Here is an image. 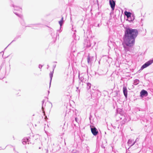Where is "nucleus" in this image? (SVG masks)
Listing matches in <instances>:
<instances>
[{"mask_svg":"<svg viewBox=\"0 0 153 153\" xmlns=\"http://www.w3.org/2000/svg\"><path fill=\"white\" fill-rule=\"evenodd\" d=\"M88 95L91 96V98H93L94 99L99 98L101 95V92L98 90L94 91V92H92L91 94L88 93Z\"/></svg>","mask_w":153,"mask_h":153,"instance_id":"nucleus-2","label":"nucleus"},{"mask_svg":"<svg viewBox=\"0 0 153 153\" xmlns=\"http://www.w3.org/2000/svg\"><path fill=\"white\" fill-rule=\"evenodd\" d=\"M123 91L124 95L126 99H127V92L128 91L126 87L124 86L123 88Z\"/></svg>","mask_w":153,"mask_h":153,"instance_id":"nucleus-14","label":"nucleus"},{"mask_svg":"<svg viewBox=\"0 0 153 153\" xmlns=\"http://www.w3.org/2000/svg\"><path fill=\"white\" fill-rule=\"evenodd\" d=\"M42 66H43V65H42L40 64H39V68L40 69H41Z\"/></svg>","mask_w":153,"mask_h":153,"instance_id":"nucleus-29","label":"nucleus"},{"mask_svg":"<svg viewBox=\"0 0 153 153\" xmlns=\"http://www.w3.org/2000/svg\"><path fill=\"white\" fill-rule=\"evenodd\" d=\"M114 93H115V94H114V97L118 96V93H119V91H114Z\"/></svg>","mask_w":153,"mask_h":153,"instance_id":"nucleus-24","label":"nucleus"},{"mask_svg":"<svg viewBox=\"0 0 153 153\" xmlns=\"http://www.w3.org/2000/svg\"><path fill=\"white\" fill-rule=\"evenodd\" d=\"M72 153H76L72 152Z\"/></svg>","mask_w":153,"mask_h":153,"instance_id":"nucleus-51","label":"nucleus"},{"mask_svg":"<svg viewBox=\"0 0 153 153\" xmlns=\"http://www.w3.org/2000/svg\"><path fill=\"white\" fill-rule=\"evenodd\" d=\"M94 59L93 56H91L88 55L87 57V60L88 64L91 65Z\"/></svg>","mask_w":153,"mask_h":153,"instance_id":"nucleus-12","label":"nucleus"},{"mask_svg":"<svg viewBox=\"0 0 153 153\" xmlns=\"http://www.w3.org/2000/svg\"><path fill=\"white\" fill-rule=\"evenodd\" d=\"M91 132L93 134L94 136H96L98 133V131L96 128L94 126H90Z\"/></svg>","mask_w":153,"mask_h":153,"instance_id":"nucleus-6","label":"nucleus"},{"mask_svg":"<svg viewBox=\"0 0 153 153\" xmlns=\"http://www.w3.org/2000/svg\"><path fill=\"white\" fill-rule=\"evenodd\" d=\"M124 13L125 15L127 16L128 19H129L131 17V13L129 12H127L125 11L124 12Z\"/></svg>","mask_w":153,"mask_h":153,"instance_id":"nucleus-17","label":"nucleus"},{"mask_svg":"<svg viewBox=\"0 0 153 153\" xmlns=\"http://www.w3.org/2000/svg\"><path fill=\"white\" fill-rule=\"evenodd\" d=\"M134 19V15H132V16H131V18H130L129 19H128V21L130 22H132L133 21Z\"/></svg>","mask_w":153,"mask_h":153,"instance_id":"nucleus-22","label":"nucleus"},{"mask_svg":"<svg viewBox=\"0 0 153 153\" xmlns=\"http://www.w3.org/2000/svg\"><path fill=\"white\" fill-rule=\"evenodd\" d=\"M48 149H47V151H46V153H48Z\"/></svg>","mask_w":153,"mask_h":153,"instance_id":"nucleus-41","label":"nucleus"},{"mask_svg":"<svg viewBox=\"0 0 153 153\" xmlns=\"http://www.w3.org/2000/svg\"><path fill=\"white\" fill-rule=\"evenodd\" d=\"M44 102H45V100H43L42 101V111H44V108H43V105L44 103Z\"/></svg>","mask_w":153,"mask_h":153,"instance_id":"nucleus-25","label":"nucleus"},{"mask_svg":"<svg viewBox=\"0 0 153 153\" xmlns=\"http://www.w3.org/2000/svg\"><path fill=\"white\" fill-rule=\"evenodd\" d=\"M96 43L95 42H94L93 44H91L90 40H85L84 41V45L85 47L89 48L91 46L93 47L95 45Z\"/></svg>","mask_w":153,"mask_h":153,"instance_id":"nucleus-3","label":"nucleus"},{"mask_svg":"<svg viewBox=\"0 0 153 153\" xmlns=\"http://www.w3.org/2000/svg\"><path fill=\"white\" fill-rule=\"evenodd\" d=\"M92 117V116L90 115L89 117V120H91V118Z\"/></svg>","mask_w":153,"mask_h":153,"instance_id":"nucleus-35","label":"nucleus"},{"mask_svg":"<svg viewBox=\"0 0 153 153\" xmlns=\"http://www.w3.org/2000/svg\"><path fill=\"white\" fill-rule=\"evenodd\" d=\"M2 52L4 53V51H1V52L0 53H2Z\"/></svg>","mask_w":153,"mask_h":153,"instance_id":"nucleus-44","label":"nucleus"},{"mask_svg":"<svg viewBox=\"0 0 153 153\" xmlns=\"http://www.w3.org/2000/svg\"><path fill=\"white\" fill-rule=\"evenodd\" d=\"M75 43V41L73 40L71 43L70 46V52H74L76 50V48Z\"/></svg>","mask_w":153,"mask_h":153,"instance_id":"nucleus-4","label":"nucleus"},{"mask_svg":"<svg viewBox=\"0 0 153 153\" xmlns=\"http://www.w3.org/2000/svg\"><path fill=\"white\" fill-rule=\"evenodd\" d=\"M97 24L96 23H95L94 24V25L95 27H97Z\"/></svg>","mask_w":153,"mask_h":153,"instance_id":"nucleus-34","label":"nucleus"},{"mask_svg":"<svg viewBox=\"0 0 153 153\" xmlns=\"http://www.w3.org/2000/svg\"><path fill=\"white\" fill-rule=\"evenodd\" d=\"M47 68L48 69V68H49V65H47Z\"/></svg>","mask_w":153,"mask_h":153,"instance_id":"nucleus-38","label":"nucleus"},{"mask_svg":"<svg viewBox=\"0 0 153 153\" xmlns=\"http://www.w3.org/2000/svg\"><path fill=\"white\" fill-rule=\"evenodd\" d=\"M47 116H45V120H46V119H47Z\"/></svg>","mask_w":153,"mask_h":153,"instance_id":"nucleus-39","label":"nucleus"},{"mask_svg":"<svg viewBox=\"0 0 153 153\" xmlns=\"http://www.w3.org/2000/svg\"><path fill=\"white\" fill-rule=\"evenodd\" d=\"M21 37V35H17L16 36L14 39L12 41V42L10 43H11L13 42L16 41V40L18 38Z\"/></svg>","mask_w":153,"mask_h":153,"instance_id":"nucleus-20","label":"nucleus"},{"mask_svg":"<svg viewBox=\"0 0 153 153\" xmlns=\"http://www.w3.org/2000/svg\"><path fill=\"white\" fill-rule=\"evenodd\" d=\"M137 139H137H137H136V141H135V142H136V141L137 140Z\"/></svg>","mask_w":153,"mask_h":153,"instance_id":"nucleus-47","label":"nucleus"},{"mask_svg":"<svg viewBox=\"0 0 153 153\" xmlns=\"http://www.w3.org/2000/svg\"><path fill=\"white\" fill-rule=\"evenodd\" d=\"M14 13H15L16 15L18 16L21 19V20H20V23L21 25L24 26H25V24L23 19V16L21 15H19V14L15 12H14Z\"/></svg>","mask_w":153,"mask_h":153,"instance_id":"nucleus-8","label":"nucleus"},{"mask_svg":"<svg viewBox=\"0 0 153 153\" xmlns=\"http://www.w3.org/2000/svg\"><path fill=\"white\" fill-rule=\"evenodd\" d=\"M79 79L80 80H81V81L82 82V83H83V82L82 81V79L81 77L80 78H79ZM82 85H83V84L82 83Z\"/></svg>","mask_w":153,"mask_h":153,"instance_id":"nucleus-31","label":"nucleus"},{"mask_svg":"<svg viewBox=\"0 0 153 153\" xmlns=\"http://www.w3.org/2000/svg\"><path fill=\"white\" fill-rule=\"evenodd\" d=\"M133 142V140L131 139H129L128 142H127V144L129 146H130V147H131L135 143V141H134V142Z\"/></svg>","mask_w":153,"mask_h":153,"instance_id":"nucleus-15","label":"nucleus"},{"mask_svg":"<svg viewBox=\"0 0 153 153\" xmlns=\"http://www.w3.org/2000/svg\"><path fill=\"white\" fill-rule=\"evenodd\" d=\"M74 0H68L69 3L70 4H72V3L74 2Z\"/></svg>","mask_w":153,"mask_h":153,"instance_id":"nucleus-26","label":"nucleus"},{"mask_svg":"<svg viewBox=\"0 0 153 153\" xmlns=\"http://www.w3.org/2000/svg\"><path fill=\"white\" fill-rule=\"evenodd\" d=\"M64 22L63 17L62 16L61 18V20L59 21V24L60 25V28H61L62 26L63 25Z\"/></svg>","mask_w":153,"mask_h":153,"instance_id":"nucleus-18","label":"nucleus"},{"mask_svg":"<svg viewBox=\"0 0 153 153\" xmlns=\"http://www.w3.org/2000/svg\"><path fill=\"white\" fill-rule=\"evenodd\" d=\"M29 25V26H27V27H32V26H31V25ZM26 27H27V26H26Z\"/></svg>","mask_w":153,"mask_h":153,"instance_id":"nucleus-37","label":"nucleus"},{"mask_svg":"<svg viewBox=\"0 0 153 153\" xmlns=\"http://www.w3.org/2000/svg\"><path fill=\"white\" fill-rule=\"evenodd\" d=\"M10 6H11L13 7H14V11H13V12H16L15 11V10H18V11H21L22 9L21 8H20L19 7L15 6L13 4H12L11 5H10Z\"/></svg>","mask_w":153,"mask_h":153,"instance_id":"nucleus-16","label":"nucleus"},{"mask_svg":"<svg viewBox=\"0 0 153 153\" xmlns=\"http://www.w3.org/2000/svg\"><path fill=\"white\" fill-rule=\"evenodd\" d=\"M33 25L34 26H33V28L35 29H37V28H36V27H40L41 26V25L40 24H38Z\"/></svg>","mask_w":153,"mask_h":153,"instance_id":"nucleus-19","label":"nucleus"},{"mask_svg":"<svg viewBox=\"0 0 153 153\" xmlns=\"http://www.w3.org/2000/svg\"><path fill=\"white\" fill-rule=\"evenodd\" d=\"M109 3L112 10H114L116 5V1L114 0H109Z\"/></svg>","mask_w":153,"mask_h":153,"instance_id":"nucleus-9","label":"nucleus"},{"mask_svg":"<svg viewBox=\"0 0 153 153\" xmlns=\"http://www.w3.org/2000/svg\"><path fill=\"white\" fill-rule=\"evenodd\" d=\"M48 94H49V93H50V91H48Z\"/></svg>","mask_w":153,"mask_h":153,"instance_id":"nucleus-46","label":"nucleus"},{"mask_svg":"<svg viewBox=\"0 0 153 153\" xmlns=\"http://www.w3.org/2000/svg\"><path fill=\"white\" fill-rule=\"evenodd\" d=\"M15 153H19V152H16Z\"/></svg>","mask_w":153,"mask_h":153,"instance_id":"nucleus-45","label":"nucleus"},{"mask_svg":"<svg viewBox=\"0 0 153 153\" xmlns=\"http://www.w3.org/2000/svg\"><path fill=\"white\" fill-rule=\"evenodd\" d=\"M56 66V65H53V70L50 73V74H49L50 77V78L49 88H50V87L51 83V80L52 79V77H53L54 70V69L55 68Z\"/></svg>","mask_w":153,"mask_h":153,"instance_id":"nucleus-13","label":"nucleus"},{"mask_svg":"<svg viewBox=\"0 0 153 153\" xmlns=\"http://www.w3.org/2000/svg\"><path fill=\"white\" fill-rule=\"evenodd\" d=\"M91 84L90 83H88L87 84V89H89L91 87Z\"/></svg>","mask_w":153,"mask_h":153,"instance_id":"nucleus-23","label":"nucleus"},{"mask_svg":"<svg viewBox=\"0 0 153 153\" xmlns=\"http://www.w3.org/2000/svg\"><path fill=\"white\" fill-rule=\"evenodd\" d=\"M31 139V138L30 137H25L22 140V144L25 145L27 143H28V144L30 143H31V142H30Z\"/></svg>","mask_w":153,"mask_h":153,"instance_id":"nucleus-7","label":"nucleus"},{"mask_svg":"<svg viewBox=\"0 0 153 153\" xmlns=\"http://www.w3.org/2000/svg\"><path fill=\"white\" fill-rule=\"evenodd\" d=\"M97 74H98V73H96V72H95V75H96Z\"/></svg>","mask_w":153,"mask_h":153,"instance_id":"nucleus-42","label":"nucleus"},{"mask_svg":"<svg viewBox=\"0 0 153 153\" xmlns=\"http://www.w3.org/2000/svg\"><path fill=\"white\" fill-rule=\"evenodd\" d=\"M11 43H10L5 49H4V51L6 49V48L8 47V46L9 45H10Z\"/></svg>","mask_w":153,"mask_h":153,"instance_id":"nucleus-36","label":"nucleus"},{"mask_svg":"<svg viewBox=\"0 0 153 153\" xmlns=\"http://www.w3.org/2000/svg\"><path fill=\"white\" fill-rule=\"evenodd\" d=\"M81 82H79V84H81Z\"/></svg>","mask_w":153,"mask_h":153,"instance_id":"nucleus-50","label":"nucleus"},{"mask_svg":"<svg viewBox=\"0 0 153 153\" xmlns=\"http://www.w3.org/2000/svg\"><path fill=\"white\" fill-rule=\"evenodd\" d=\"M75 121L77 122V123H78V122H79V120L77 118V117H75Z\"/></svg>","mask_w":153,"mask_h":153,"instance_id":"nucleus-27","label":"nucleus"},{"mask_svg":"<svg viewBox=\"0 0 153 153\" xmlns=\"http://www.w3.org/2000/svg\"><path fill=\"white\" fill-rule=\"evenodd\" d=\"M4 63H2V64H1V66H0V70L2 68V67L3 66V65H4Z\"/></svg>","mask_w":153,"mask_h":153,"instance_id":"nucleus-28","label":"nucleus"},{"mask_svg":"<svg viewBox=\"0 0 153 153\" xmlns=\"http://www.w3.org/2000/svg\"><path fill=\"white\" fill-rule=\"evenodd\" d=\"M101 25V24H100V23L97 24V27H99Z\"/></svg>","mask_w":153,"mask_h":153,"instance_id":"nucleus-32","label":"nucleus"},{"mask_svg":"<svg viewBox=\"0 0 153 153\" xmlns=\"http://www.w3.org/2000/svg\"><path fill=\"white\" fill-rule=\"evenodd\" d=\"M139 81L138 79H136L134 81V84L135 85H137L139 83Z\"/></svg>","mask_w":153,"mask_h":153,"instance_id":"nucleus-21","label":"nucleus"},{"mask_svg":"<svg viewBox=\"0 0 153 153\" xmlns=\"http://www.w3.org/2000/svg\"><path fill=\"white\" fill-rule=\"evenodd\" d=\"M138 34V32L137 29L130 27L126 28L125 29L123 37V44L126 52H132V47L134 45L135 39Z\"/></svg>","mask_w":153,"mask_h":153,"instance_id":"nucleus-1","label":"nucleus"},{"mask_svg":"<svg viewBox=\"0 0 153 153\" xmlns=\"http://www.w3.org/2000/svg\"><path fill=\"white\" fill-rule=\"evenodd\" d=\"M75 35V33H74L73 36L74 37V36Z\"/></svg>","mask_w":153,"mask_h":153,"instance_id":"nucleus-43","label":"nucleus"},{"mask_svg":"<svg viewBox=\"0 0 153 153\" xmlns=\"http://www.w3.org/2000/svg\"><path fill=\"white\" fill-rule=\"evenodd\" d=\"M13 150H14V151H15V152H16V150H15V148H14L13 149Z\"/></svg>","mask_w":153,"mask_h":153,"instance_id":"nucleus-40","label":"nucleus"},{"mask_svg":"<svg viewBox=\"0 0 153 153\" xmlns=\"http://www.w3.org/2000/svg\"><path fill=\"white\" fill-rule=\"evenodd\" d=\"M91 41V44H93L94 42H95L94 41H93L92 40H90Z\"/></svg>","mask_w":153,"mask_h":153,"instance_id":"nucleus-33","label":"nucleus"},{"mask_svg":"<svg viewBox=\"0 0 153 153\" xmlns=\"http://www.w3.org/2000/svg\"><path fill=\"white\" fill-rule=\"evenodd\" d=\"M73 56L74 55L72 52H71L70 51L68 52L67 54L66 57L68 60L69 61L72 60Z\"/></svg>","mask_w":153,"mask_h":153,"instance_id":"nucleus-10","label":"nucleus"},{"mask_svg":"<svg viewBox=\"0 0 153 153\" xmlns=\"http://www.w3.org/2000/svg\"><path fill=\"white\" fill-rule=\"evenodd\" d=\"M55 62V63H56V62Z\"/></svg>","mask_w":153,"mask_h":153,"instance_id":"nucleus-49","label":"nucleus"},{"mask_svg":"<svg viewBox=\"0 0 153 153\" xmlns=\"http://www.w3.org/2000/svg\"><path fill=\"white\" fill-rule=\"evenodd\" d=\"M153 62V60H150L145 63L141 67L140 70H142L151 65Z\"/></svg>","mask_w":153,"mask_h":153,"instance_id":"nucleus-5","label":"nucleus"},{"mask_svg":"<svg viewBox=\"0 0 153 153\" xmlns=\"http://www.w3.org/2000/svg\"><path fill=\"white\" fill-rule=\"evenodd\" d=\"M51 36H52L53 37H54V35H55V34L54 33H51Z\"/></svg>","mask_w":153,"mask_h":153,"instance_id":"nucleus-30","label":"nucleus"},{"mask_svg":"<svg viewBox=\"0 0 153 153\" xmlns=\"http://www.w3.org/2000/svg\"><path fill=\"white\" fill-rule=\"evenodd\" d=\"M140 97L141 98H143L144 97H146L148 95V93L146 91L143 89L140 92Z\"/></svg>","mask_w":153,"mask_h":153,"instance_id":"nucleus-11","label":"nucleus"},{"mask_svg":"<svg viewBox=\"0 0 153 153\" xmlns=\"http://www.w3.org/2000/svg\"><path fill=\"white\" fill-rule=\"evenodd\" d=\"M78 88H79L78 87H77V88H76L77 89H78Z\"/></svg>","mask_w":153,"mask_h":153,"instance_id":"nucleus-48","label":"nucleus"}]
</instances>
